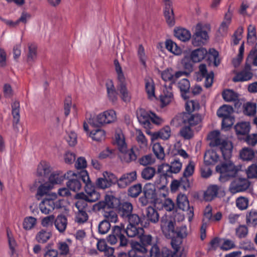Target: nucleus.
Masks as SVG:
<instances>
[{
	"mask_svg": "<svg viewBox=\"0 0 257 257\" xmlns=\"http://www.w3.org/2000/svg\"><path fill=\"white\" fill-rule=\"evenodd\" d=\"M222 157L226 162L222 163L216 167V171L220 174L219 180L225 182L234 178L237 175L238 169L230 160L233 151L232 143L227 140H223L218 146Z\"/></svg>",
	"mask_w": 257,
	"mask_h": 257,
	"instance_id": "obj_1",
	"label": "nucleus"
},
{
	"mask_svg": "<svg viewBox=\"0 0 257 257\" xmlns=\"http://www.w3.org/2000/svg\"><path fill=\"white\" fill-rule=\"evenodd\" d=\"M175 221L167 215L163 216L161 220V229L165 236L169 237H176L182 239L187 235V227L181 226L175 228Z\"/></svg>",
	"mask_w": 257,
	"mask_h": 257,
	"instance_id": "obj_2",
	"label": "nucleus"
},
{
	"mask_svg": "<svg viewBox=\"0 0 257 257\" xmlns=\"http://www.w3.org/2000/svg\"><path fill=\"white\" fill-rule=\"evenodd\" d=\"M66 180H68L66 183L67 187L73 192L79 191L82 187V183L86 186V184L90 180L88 173L84 170L77 172L69 171L66 173Z\"/></svg>",
	"mask_w": 257,
	"mask_h": 257,
	"instance_id": "obj_3",
	"label": "nucleus"
},
{
	"mask_svg": "<svg viewBox=\"0 0 257 257\" xmlns=\"http://www.w3.org/2000/svg\"><path fill=\"white\" fill-rule=\"evenodd\" d=\"M115 144L117 147V149L120 152L119 157L122 162L129 163L135 161L138 157L136 151L132 147L128 149L126 143L125 141L124 136L121 133H116L115 135Z\"/></svg>",
	"mask_w": 257,
	"mask_h": 257,
	"instance_id": "obj_4",
	"label": "nucleus"
},
{
	"mask_svg": "<svg viewBox=\"0 0 257 257\" xmlns=\"http://www.w3.org/2000/svg\"><path fill=\"white\" fill-rule=\"evenodd\" d=\"M182 164L178 160H175L171 163V164H163L159 165L157 169V174H159L158 178H157V183H161V180H164L165 182L167 180V178L171 177L172 174H177L179 173L181 168Z\"/></svg>",
	"mask_w": 257,
	"mask_h": 257,
	"instance_id": "obj_5",
	"label": "nucleus"
},
{
	"mask_svg": "<svg viewBox=\"0 0 257 257\" xmlns=\"http://www.w3.org/2000/svg\"><path fill=\"white\" fill-rule=\"evenodd\" d=\"M64 200L57 198L56 193L48 194L40 203L39 208L41 212L48 214L55 209H60L64 207Z\"/></svg>",
	"mask_w": 257,
	"mask_h": 257,
	"instance_id": "obj_6",
	"label": "nucleus"
},
{
	"mask_svg": "<svg viewBox=\"0 0 257 257\" xmlns=\"http://www.w3.org/2000/svg\"><path fill=\"white\" fill-rule=\"evenodd\" d=\"M108 243L116 245L118 247H126L128 240L124 235L123 226L115 225L112 227L111 233L106 238Z\"/></svg>",
	"mask_w": 257,
	"mask_h": 257,
	"instance_id": "obj_7",
	"label": "nucleus"
},
{
	"mask_svg": "<svg viewBox=\"0 0 257 257\" xmlns=\"http://www.w3.org/2000/svg\"><path fill=\"white\" fill-rule=\"evenodd\" d=\"M116 119V115L115 111L109 109L96 116L91 117L88 122L93 126L99 127L104 124L113 122Z\"/></svg>",
	"mask_w": 257,
	"mask_h": 257,
	"instance_id": "obj_8",
	"label": "nucleus"
},
{
	"mask_svg": "<svg viewBox=\"0 0 257 257\" xmlns=\"http://www.w3.org/2000/svg\"><path fill=\"white\" fill-rule=\"evenodd\" d=\"M143 195L139 199V201L142 206H146L148 204H158L159 201L156 189L152 184H146L143 189Z\"/></svg>",
	"mask_w": 257,
	"mask_h": 257,
	"instance_id": "obj_9",
	"label": "nucleus"
},
{
	"mask_svg": "<svg viewBox=\"0 0 257 257\" xmlns=\"http://www.w3.org/2000/svg\"><path fill=\"white\" fill-rule=\"evenodd\" d=\"M209 39V35L204 27L200 23L197 24L195 33L192 37V43L194 46L205 44Z\"/></svg>",
	"mask_w": 257,
	"mask_h": 257,
	"instance_id": "obj_10",
	"label": "nucleus"
},
{
	"mask_svg": "<svg viewBox=\"0 0 257 257\" xmlns=\"http://www.w3.org/2000/svg\"><path fill=\"white\" fill-rule=\"evenodd\" d=\"M138 238L140 239V241L134 243L132 245V248L140 252V253H147L148 250V247L153 244L152 235L145 234L144 233H143L142 234L139 235Z\"/></svg>",
	"mask_w": 257,
	"mask_h": 257,
	"instance_id": "obj_11",
	"label": "nucleus"
},
{
	"mask_svg": "<svg viewBox=\"0 0 257 257\" xmlns=\"http://www.w3.org/2000/svg\"><path fill=\"white\" fill-rule=\"evenodd\" d=\"M75 206L78 210L75 213V221L79 224H82L86 222L88 219V215L86 212L88 205L86 201L84 200H77Z\"/></svg>",
	"mask_w": 257,
	"mask_h": 257,
	"instance_id": "obj_12",
	"label": "nucleus"
},
{
	"mask_svg": "<svg viewBox=\"0 0 257 257\" xmlns=\"http://www.w3.org/2000/svg\"><path fill=\"white\" fill-rule=\"evenodd\" d=\"M111 176L114 179V181L116 182L119 188H126L137 179V174L136 171L123 174L119 179H117L113 174H111Z\"/></svg>",
	"mask_w": 257,
	"mask_h": 257,
	"instance_id": "obj_13",
	"label": "nucleus"
},
{
	"mask_svg": "<svg viewBox=\"0 0 257 257\" xmlns=\"http://www.w3.org/2000/svg\"><path fill=\"white\" fill-rule=\"evenodd\" d=\"M225 195L223 187L218 185L211 184L208 186L204 193L206 201H211L216 197H222Z\"/></svg>",
	"mask_w": 257,
	"mask_h": 257,
	"instance_id": "obj_14",
	"label": "nucleus"
},
{
	"mask_svg": "<svg viewBox=\"0 0 257 257\" xmlns=\"http://www.w3.org/2000/svg\"><path fill=\"white\" fill-rule=\"evenodd\" d=\"M115 198L112 195H105L103 200L98 201L93 206L94 210L102 211L103 213L115 207L114 201Z\"/></svg>",
	"mask_w": 257,
	"mask_h": 257,
	"instance_id": "obj_15",
	"label": "nucleus"
},
{
	"mask_svg": "<svg viewBox=\"0 0 257 257\" xmlns=\"http://www.w3.org/2000/svg\"><path fill=\"white\" fill-rule=\"evenodd\" d=\"M252 77L253 73L250 64L245 62L244 68L235 74L232 81L234 82H245L251 80Z\"/></svg>",
	"mask_w": 257,
	"mask_h": 257,
	"instance_id": "obj_16",
	"label": "nucleus"
},
{
	"mask_svg": "<svg viewBox=\"0 0 257 257\" xmlns=\"http://www.w3.org/2000/svg\"><path fill=\"white\" fill-rule=\"evenodd\" d=\"M177 205L179 209L187 211L189 215V219L191 220L194 216V208L189 205L187 196L181 193L179 194L177 198Z\"/></svg>",
	"mask_w": 257,
	"mask_h": 257,
	"instance_id": "obj_17",
	"label": "nucleus"
},
{
	"mask_svg": "<svg viewBox=\"0 0 257 257\" xmlns=\"http://www.w3.org/2000/svg\"><path fill=\"white\" fill-rule=\"evenodd\" d=\"M151 111H148L143 108H139L136 111V115L140 123L146 128H151L150 115Z\"/></svg>",
	"mask_w": 257,
	"mask_h": 257,
	"instance_id": "obj_18",
	"label": "nucleus"
},
{
	"mask_svg": "<svg viewBox=\"0 0 257 257\" xmlns=\"http://www.w3.org/2000/svg\"><path fill=\"white\" fill-rule=\"evenodd\" d=\"M249 185V182L247 179L239 178L235 180L231 183L229 190L232 193L235 194L246 190Z\"/></svg>",
	"mask_w": 257,
	"mask_h": 257,
	"instance_id": "obj_19",
	"label": "nucleus"
},
{
	"mask_svg": "<svg viewBox=\"0 0 257 257\" xmlns=\"http://www.w3.org/2000/svg\"><path fill=\"white\" fill-rule=\"evenodd\" d=\"M164 1L165 3L164 15L168 26L172 27L175 23L172 4L170 0H164Z\"/></svg>",
	"mask_w": 257,
	"mask_h": 257,
	"instance_id": "obj_20",
	"label": "nucleus"
},
{
	"mask_svg": "<svg viewBox=\"0 0 257 257\" xmlns=\"http://www.w3.org/2000/svg\"><path fill=\"white\" fill-rule=\"evenodd\" d=\"M84 187L87 194L85 196V200H84L86 202H93L99 198L100 194L95 190V187L92 184L90 180Z\"/></svg>",
	"mask_w": 257,
	"mask_h": 257,
	"instance_id": "obj_21",
	"label": "nucleus"
},
{
	"mask_svg": "<svg viewBox=\"0 0 257 257\" xmlns=\"http://www.w3.org/2000/svg\"><path fill=\"white\" fill-rule=\"evenodd\" d=\"M118 213L120 216L124 219L129 216L132 213L133 206L132 204L127 201H122L119 202L117 206Z\"/></svg>",
	"mask_w": 257,
	"mask_h": 257,
	"instance_id": "obj_22",
	"label": "nucleus"
},
{
	"mask_svg": "<svg viewBox=\"0 0 257 257\" xmlns=\"http://www.w3.org/2000/svg\"><path fill=\"white\" fill-rule=\"evenodd\" d=\"M117 91L119 93L121 100L125 102H128L131 101V95L126 87V83L125 80L118 81L116 86Z\"/></svg>",
	"mask_w": 257,
	"mask_h": 257,
	"instance_id": "obj_23",
	"label": "nucleus"
},
{
	"mask_svg": "<svg viewBox=\"0 0 257 257\" xmlns=\"http://www.w3.org/2000/svg\"><path fill=\"white\" fill-rule=\"evenodd\" d=\"M207 51L204 48H199L193 50L190 55L191 60L194 63H197L205 59Z\"/></svg>",
	"mask_w": 257,
	"mask_h": 257,
	"instance_id": "obj_24",
	"label": "nucleus"
},
{
	"mask_svg": "<svg viewBox=\"0 0 257 257\" xmlns=\"http://www.w3.org/2000/svg\"><path fill=\"white\" fill-rule=\"evenodd\" d=\"M219 156L214 150L207 151L204 156V163L206 165H213L219 160Z\"/></svg>",
	"mask_w": 257,
	"mask_h": 257,
	"instance_id": "obj_25",
	"label": "nucleus"
},
{
	"mask_svg": "<svg viewBox=\"0 0 257 257\" xmlns=\"http://www.w3.org/2000/svg\"><path fill=\"white\" fill-rule=\"evenodd\" d=\"M205 59L209 65L213 64L214 66L217 67L220 63V59H219L218 52L214 48L209 49Z\"/></svg>",
	"mask_w": 257,
	"mask_h": 257,
	"instance_id": "obj_26",
	"label": "nucleus"
},
{
	"mask_svg": "<svg viewBox=\"0 0 257 257\" xmlns=\"http://www.w3.org/2000/svg\"><path fill=\"white\" fill-rule=\"evenodd\" d=\"M129 222L128 224L136 225L138 226H143L147 227L149 225V223L147 221H144L145 218H142L138 214L135 213H131L129 216L126 217V219Z\"/></svg>",
	"mask_w": 257,
	"mask_h": 257,
	"instance_id": "obj_27",
	"label": "nucleus"
},
{
	"mask_svg": "<svg viewBox=\"0 0 257 257\" xmlns=\"http://www.w3.org/2000/svg\"><path fill=\"white\" fill-rule=\"evenodd\" d=\"M68 224L67 218L63 214L58 215L55 218L54 225L60 233L64 232Z\"/></svg>",
	"mask_w": 257,
	"mask_h": 257,
	"instance_id": "obj_28",
	"label": "nucleus"
},
{
	"mask_svg": "<svg viewBox=\"0 0 257 257\" xmlns=\"http://www.w3.org/2000/svg\"><path fill=\"white\" fill-rule=\"evenodd\" d=\"M143 227V226L128 224L126 229L124 228V233H126L130 237H138L140 234L145 232Z\"/></svg>",
	"mask_w": 257,
	"mask_h": 257,
	"instance_id": "obj_29",
	"label": "nucleus"
},
{
	"mask_svg": "<svg viewBox=\"0 0 257 257\" xmlns=\"http://www.w3.org/2000/svg\"><path fill=\"white\" fill-rule=\"evenodd\" d=\"M106 88L109 100L113 103H115L118 98V93L112 80H109L106 83Z\"/></svg>",
	"mask_w": 257,
	"mask_h": 257,
	"instance_id": "obj_30",
	"label": "nucleus"
},
{
	"mask_svg": "<svg viewBox=\"0 0 257 257\" xmlns=\"http://www.w3.org/2000/svg\"><path fill=\"white\" fill-rule=\"evenodd\" d=\"M178 87L179 88L182 98L187 100L189 96L187 94L189 92L190 88V83L189 81L186 78H183L180 80L178 83Z\"/></svg>",
	"mask_w": 257,
	"mask_h": 257,
	"instance_id": "obj_31",
	"label": "nucleus"
},
{
	"mask_svg": "<svg viewBox=\"0 0 257 257\" xmlns=\"http://www.w3.org/2000/svg\"><path fill=\"white\" fill-rule=\"evenodd\" d=\"M67 177L66 173H64L60 171L53 172L49 177V182L53 185L61 184Z\"/></svg>",
	"mask_w": 257,
	"mask_h": 257,
	"instance_id": "obj_32",
	"label": "nucleus"
},
{
	"mask_svg": "<svg viewBox=\"0 0 257 257\" xmlns=\"http://www.w3.org/2000/svg\"><path fill=\"white\" fill-rule=\"evenodd\" d=\"M146 216L147 218V221L149 223V221L152 223H156L159 221V215L158 211L153 207H148L146 209Z\"/></svg>",
	"mask_w": 257,
	"mask_h": 257,
	"instance_id": "obj_33",
	"label": "nucleus"
},
{
	"mask_svg": "<svg viewBox=\"0 0 257 257\" xmlns=\"http://www.w3.org/2000/svg\"><path fill=\"white\" fill-rule=\"evenodd\" d=\"M174 35L176 38L183 42L188 41L191 37L190 31L182 28H178L175 29Z\"/></svg>",
	"mask_w": 257,
	"mask_h": 257,
	"instance_id": "obj_34",
	"label": "nucleus"
},
{
	"mask_svg": "<svg viewBox=\"0 0 257 257\" xmlns=\"http://www.w3.org/2000/svg\"><path fill=\"white\" fill-rule=\"evenodd\" d=\"M250 128L249 123L245 121L239 122L234 126V129L237 135H247L250 131Z\"/></svg>",
	"mask_w": 257,
	"mask_h": 257,
	"instance_id": "obj_35",
	"label": "nucleus"
},
{
	"mask_svg": "<svg viewBox=\"0 0 257 257\" xmlns=\"http://www.w3.org/2000/svg\"><path fill=\"white\" fill-rule=\"evenodd\" d=\"M159 200L158 204H156L158 206V208H160L167 211H171L174 209L175 204L171 199L165 198V199H161L159 198Z\"/></svg>",
	"mask_w": 257,
	"mask_h": 257,
	"instance_id": "obj_36",
	"label": "nucleus"
},
{
	"mask_svg": "<svg viewBox=\"0 0 257 257\" xmlns=\"http://www.w3.org/2000/svg\"><path fill=\"white\" fill-rule=\"evenodd\" d=\"M109 179L106 178H99L96 181V185L98 188L106 189L111 186L112 184L115 183L114 179L111 177V174L108 176Z\"/></svg>",
	"mask_w": 257,
	"mask_h": 257,
	"instance_id": "obj_37",
	"label": "nucleus"
},
{
	"mask_svg": "<svg viewBox=\"0 0 257 257\" xmlns=\"http://www.w3.org/2000/svg\"><path fill=\"white\" fill-rule=\"evenodd\" d=\"M51 171L49 164L45 161H42L38 166L37 175L38 176L47 177Z\"/></svg>",
	"mask_w": 257,
	"mask_h": 257,
	"instance_id": "obj_38",
	"label": "nucleus"
},
{
	"mask_svg": "<svg viewBox=\"0 0 257 257\" xmlns=\"http://www.w3.org/2000/svg\"><path fill=\"white\" fill-rule=\"evenodd\" d=\"M208 140L210 141L211 147H218L223 141L220 138V132L218 131H213L209 133L207 136Z\"/></svg>",
	"mask_w": 257,
	"mask_h": 257,
	"instance_id": "obj_39",
	"label": "nucleus"
},
{
	"mask_svg": "<svg viewBox=\"0 0 257 257\" xmlns=\"http://www.w3.org/2000/svg\"><path fill=\"white\" fill-rule=\"evenodd\" d=\"M155 183L157 186V187L160 190V193L157 194L158 198L161 199H165L167 198V196L168 194V189L166 186L168 181L166 180V182H165L164 180H161V183H157V179L156 180Z\"/></svg>",
	"mask_w": 257,
	"mask_h": 257,
	"instance_id": "obj_40",
	"label": "nucleus"
},
{
	"mask_svg": "<svg viewBox=\"0 0 257 257\" xmlns=\"http://www.w3.org/2000/svg\"><path fill=\"white\" fill-rule=\"evenodd\" d=\"M239 156L240 159L243 161H250L255 157L253 150L248 148H243L240 151Z\"/></svg>",
	"mask_w": 257,
	"mask_h": 257,
	"instance_id": "obj_41",
	"label": "nucleus"
},
{
	"mask_svg": "<svg viewBox=\"0 0 257 257\" xmlns=\"http://www.w3.org/2000/svg\"><path fill=\"white\" fill-rule=\"evenodd\" d=\"M243 112L247 116H253L256 112V105L254 102H247L243 105Z\"/></svg>",
	"mask_w": 257,
	"mask_h": 257,
	"instance_id": "obj_42",
	"label": "nucleus"
},
{
	"mask_svg": "<svg viewBox=\"0 0 257 257\" xmlns=\"http://www.w3.org/2000/svg\"><path fill=\"white\" fill-rule=\"evenodd\" d=\"M12 115L13 117V125L17 124L20 121V103L18 101H15L12 104Z\"/></svg>",
	"mask_w": 257,
	"mask_h": 257,
	"instance_id": "obj_43",
	"label": "nucleus"
},
{
	"mask_svg": "<svg viewBox=\"0 0 257 257\" xmlns=\"http://www.w3.org/2000/svg\"><path fill=\"white\" fill-rule=\"evenodd\" d=\"M52 233L50 231L41 229L36 235V239L41 243H46L51 237Z\"/></svg>",
	"mask_w": 257,
	"mask_h": 257,
	"instance_id": "obj_44",
	"label": "nucleus"
},
{
	"mask_svg": "<svg viewBox=\"0 0 257 257\" xmlns=\"http://www.w3.org/2000/svg\"><path fill=\"white\" fill-rule=\"evenodd\" d=\"M143 189L142 184L138 183L129 187L127 194L132 198H137L142 192Z\"/></svg>",
	"mask_w": 257,
	"mask_h": 257,
	"instance_id": "obj_45",
	"label": "nucleus"
},
{
	"mask_svg": "<svg viewBox=\"0 0 257 257\" xmlns=\"http://www.w3.org/2000/svg\"><path fill=\"white\" fill-rule=\"evenodd\" d=\"M89 137L94 141L100 142L105 138V132L104 130L97 128L90 132Z\"/></svg>",
	"mask_w": 257,
	"mask_h": 257,
	"instance_id": "obj_46",
	"label": "nucleus"
},
{
	"mask_svg": "<svg viewBox=\"0 0 257 257\" xmlns=\"http://www.w3.org/2000/svg\"><path fill=\"white\" fill-rule=\"evenodd\" d=\"M246 223L249 226H257V211L252 209L247 213L246 216Z\"/></svg>",
	"mask_w": 257,
	"mask_h": 257,
	"instance_id": "obj_47",
	"label": "nucleus"
},
{
	"mask_svg": "<svg viewBox=\"0 0 257 257\" xmlns=\"http://www.w3.org/2000/svg\"><path fill=\"white\" fill-rule=\"evenodd\" d=\"M232 112L233 108L232 106L228 105H223L218 109L217 114L219 117L222 118L231 115Z\"/></svg>",
	"mask_w": 257,
	"mask_h": 257,
	"instance_id": "obj_48",
	"label": "nucleus"
},
{
	"mask_svg": "<svg viewBox=\"0 0 257 257\" xmlns=\"http://www.w3.org/2000/svg\"><path fill=\"white\" fill-rule=\"evenodd\" d=\"M222 95L223 99L227 102L235 101L238 100V95L232 90H224Z\"/></svg>",
	"mask_w": 257,
	"mask_h": 257,
	"instance_id": "obj_49",
	"label": "nucleus"
},
{
	"mask_svg": "<svg viewBox=\"0 0 257 257\" xmlns=\"http://www.w3.org/2000/svg\"><path fill=\"white\" fill-rule=\"evenodd\" d=\"M156 171L155 168L146 167L142 171L141 176L143 179L150 180L155 176Z\"/></svg>",
	"mask_w": 257,
	"mask_h": 257,
	"instance_id": "obj_50",
	"label": "nucleus"
},
{
	"mask_svg": "<svg viewBox=\"0 0 257 257\" xmlns=\"http://www.w3.org/2000/svg\"><path fill=\"white\" fill-rule=\"evenodd\" d=\"M37 224V219L32 216L26 217L24 218L23 226L25 230H30L33 229Z\"/></svg>",
	"mask_w": 257,
	"mask_h": 257,
	"instance_id": "obj_51",
	"label": "nucleus"
},
{
	"mask_svg": "<svg viewBox=\"0 0 257 257\" xmlns=\"http://www.w3.org/2000/svg\"><path fill=\"white\" fill-rule=\"evenodd\" d=\"M169 89H170L169 88ZM171 90V89H170ZM173 98V94L171 91L164 90L163 94L160 96V99L162 106H165L168 104Z\"/></svg>",
	"mask_w": 257,
	"mask_h": 257,
	"instance_id": "obj_52",
	"label": "nucleus"
},
{
	"mask_svg": "<svg viewBox=\"0 0 257 257\" xmlns=\"http://www.w3.org/2000/svg\"><path fill=\"white\" fill-rule=\"evenodd\" d=\"M172 69L168 68L163 71L161 73V77L165 81H169L170 82L169 88L172 89V85L173 84V74L172 73Z\"/></svg>",
	"mask_w": 257,
	"mask_h": 257,
	"instance_id": "obj_53",
	"label": "nucleus"
},
{
	"mask_svg": "<svg viewBox=\"0 0 257 257\" xmlns=\"http://www.w3.org/2000/svg\"><path fill=\"white\" fill-rule=\"evenodd\" d=\"M166 48L170 52H173V48H174L173 54L176 55H179L182 53L181 49L171 40H166Z\"/></svg>",
	"mask_w": 257,
	"mask_h": 257,
	"instance_id": "obj_54",
	"label": "nucleus"
},
{
	"mask_svg": "<svg viewBox=\"0 0 257 257\" xmlns=\"http://www.w3.org/2000/svg\"><path fill=\"white\" fill-rule=\"evenodd\" d=\"M58 248L60 251L59 256H70L69 247L66 242H59L58 243Z\"/></svg>",
	"mask_w": 257,
	"mask_h": 257,
	"instance_id": "obj_55",
	"label": "nucleus"
},
{
	"mask_svg": "<svg viewBox=\"0 0 257 257\" xmlns=\"http://www.w3.org/2000/svg\"><path fill=\"white\" fill-rule=\"evenodd\" d=\"M110 223L108 220H103L98 225V232L100 234H106L110 229Z\"/></svg>",
	"mask_w": 257,
	"mask_h": 257,
	"instance_id": "obj_56",
	"label": "nucleus"
},
{
	"mask_svg": "<svg viewBox=\"0 0 257 257\" xmlns=\"http://www.w3.org/2000/svg\"><path fill=\"white\" fill-rule=\"evenodd\" d=\"M245 62L250 64L251 66H257V48H254L250 50Z\"/></svg>",
	"mask_w": 257,
	"mask_h": 257,
	"instance_id": "obj_57",
	"label": "nucleus"
},
{
	"mask_svg": "<svg viewBox=\"0 0 257 257\" xmlns=\"http://www.w3.org/2000/svg\"><path fill=\"white\" fill-rule=\"evenodd\" d=\"M52 187L53 185L51 183H45L42 184L38 188L37 195L40 196H43L45 195L47 196Z\"/></svg>",
	"mask_w": 257,
	"mask_h": 257,
	"instance_id": "obj_58",
	"label": "nucleus"
},
{
	"mask_svg": "<svg viewBox=\"0 0 257 257\" xmlns=\"http://www.w3.org/2000/svg\"><path fill=\"white\" fill-rule=\"evenodd\" d=\"M29 52L28 54V61H33L37 57V46L34 43L29 44Z\"/></svg>",
	"mask_w": 257,
	"mask_h": 257,
	"instance_id": "obj_59",
	"label": "nucleus"
},
{
	"mask_svg": "<svg viewBox=\"0 0 257 257\" xmlns=\"http://www.w3.org/2000/svg\"><path fill=\"white\" fill-rule=\"evenodd\" d=\"M154 153L156 157L160 160H163L165 157L164 148L160 143H155L153 147Z\"/></svg>",
	"mask_w": 257,
	"mask_h": 257,
	"instance_id": "obj_60",
	"label": "nucleus"
},
{
	"mask_svg": "<svg viewBox=\"0 0 257 257\" xmlns=\"http://www.w3.org/2000/svg\"><path fill=\"white\" fill-rule=\"evenodd\" d=\"M137 54L140 62L144 67H146V60L147 57L145 54V49L142 44L139 46Z\"/></svg>",
	"mask_w": 257,
	"mask_h": 257,
	"instance_id": "obj_61",
	"label": "nucleus"
},
{
	"mask_svg": "<svg viewBox=\"0 0 257 257\" xmlns=\"http://www.w3.org/2000/svg\"><path fill=\"white\" fill-rule=\"evenodd\" d=\"M103 215L105 217L104 220H108L109 222H115L117 220V215L113 209L109 210L103 213Z\"/></svg>",
	"mask_w": 257,
	"mask_h": 257,
	"instance_id": "obj_62",
	"label": "nucleus"
},
{
	"mask_svg": "<svg viewBox=\"0 0 257 257\" xmlns=\"http://www.w3.org/2000/svg\"><path fill=\"white\" fill-rule=\"evenodd\" d=\"M181 137L186 140L190 139L193 136V133L190 126H183L180 131Z\"/></svg>",
	"mask_w": 257,
	"mask_h": 257,
	"instance_id": "obj_63",
	"label": "nucleus"
},
{
	"mask_svg": "<svg viewBox=\"0 0 257 257\" xmlns=\"http://www.w3.org/2000/svg\"><path fill=\"white\" fill-rule=\"evenodd\" d=\"M248 178L250 179L257 178V164H252L250 165L246 171Z\"/></svg>",
	"mask_w": 257,
	"mask_h": 257,
	"instance_id": "obj_64",
	"label": "nucleus"
}]
</instances>
